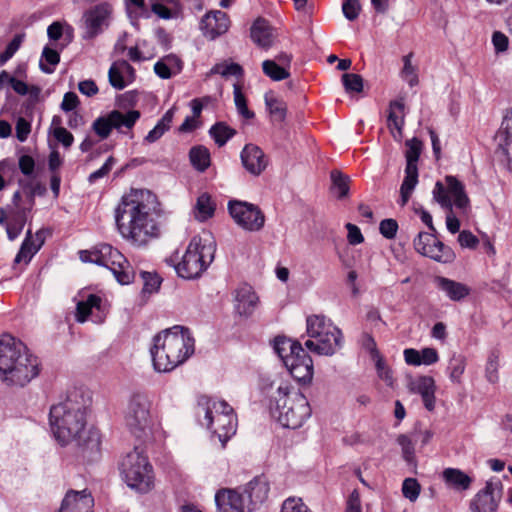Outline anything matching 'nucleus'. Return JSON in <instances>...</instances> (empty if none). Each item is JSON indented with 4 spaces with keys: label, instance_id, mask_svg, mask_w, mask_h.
I'll list each match as a JSON object with an SVG mask.
<instances>
[{
    "label": "nucleus",
    "instance_id": "1",
    "mask_svg": "<svg viewBox=\"0 0 512 512\" xmlns=\"http://www.w3.org/2000/svg\"><path fill=\"white\" fill-rule=\"evenodd\" d=\"M156 195L147 189H130L114 210L120 235L134 245L141 246L158 235L155 218Z\"/></svg>",
    "mask_w": 512,
    "mask_h": 512
},
{
    "label": "nucleus",
    "instance_id": "2",
    "mask_svg": "<svg viewBox=\"0 0 512 512\" xmlns=\"http://www.w3.org/2000/svg\"><path fill=\"white\" fill-rule=\"evenodd\" d=\"M260 386L270 393V413L282 427L297 429L311 416L307 398L280 376H262Z\"/></svg>",
    "mask_w": 512,
    "mask_h": 512
},
{
    "label": "nucleus",
    "instance_id": "3",
    "mask_svg": "<svg viewBox=\"0 0 512 512\" xmlns=\"http://www.w3.org/2000/svg\"><path fill=\"white\" fill-rule=\"evenodd\" d=\"M51 431L55 439L62 446L72 441L78 445H87L91 448H98L100 441L97 431H89L86 434V407L72 395L61 403L53 405L49 413Z\"/></svg>",
    "mask_w": 512,
    "mask_h": 512
},
{
    "label": "nucleus",
    "instance_id": "4",
    "mask_svg": "<svg viewBox=\"0 0 512 512\" xmlns=\"http://www.w3.org/2000/svg\"><path fill=\"white\" fill-rule=\"evenodd\" d=\"M39 374V361L27 346L9 334L0 337V378L7 386L23 387Z\"/></svg>",
    "mask_w": 512,
    "mask_h": 512
},
{
    "label": "nucleus",
    "instance_id": "5",
    "mask_svg": "<svg viewBox=\"0 0 512 512\" xmlns=\"http://www.w3.org/2000/svg\"><path fill=\"white\" fill-rule=\"evenodd\" d=\"M194 353V339L189 330L174 326L153 338L150 355L157 372H170Z\"/></svg>",
    "mask_w": 512,
    "mask_h": 512
},
{
    "label": "nucleus",
    "instance_id": "6",
    "mask_svg": "<svg viewBox=\"0 0 512 512\" xmlns=\"http://www.w3.org/2000/svg\"><path fill=\"white\" fill-rule=\"evenodd\" d=\"M215 251L216 245L210 233L194 236L175 266L177 274L184 279L200 277L213 262Z\"/></svg>",
    "mask_w": 512,
    "mask_h": 512
},
{
    "label": "nucleus",
    "instance_id": "7",
    "mask_svg": "<svg viewBox=\"0 0 512 512\" xmlns=\"http://www.w3.org/2000/svg\"><path fill=\"white\" fill-rule=\"evenodd\" d=\"M305 347L313 353L323 356L334 355L343 346L341 330L325 316L312 315L307 318Z\"/></svg>",
    "mask_w": 512,
    "mask_h": 512
},
{
    "label": "nucleus",
    "instance_id": "8",
    "mask_svg": "<svg viewBox=\"0 0 512 512\" xmlns=\"http://www.w3.org/2000/svg\"><path fill=\"white\" fill-rule=\"evenodd\" d=\"M124 421L130 433L142 442L154 437L156 423L152 414V402L143 392L133 393L124 412Z\"/></svg>",
    "mask_w": 512,
    "mask_h": 512
},
{
    "label": "nucleus",
    "instance_id": "9",
    "mask_svg": "<svg viewBox=\"0 0 512 512\" xmlns=\"http://www.w3.org/2000/svg\"><path fill=\"white\" fill-rule=\"evenodd\" d=\"M432 195L433 200L446 210L447 230L452 234L459 232L460 221L454 214L453 207L465 211L470 203L463 183L454 176H446L445 184L440 181L435 183Z\"/></svg>",
    "mask_w": 512,
    "mask_h": 512
},
{
    "label": "nucleus",
    "instance_id": "10",
    "mask_svg": "<svg viewBox=\"0 0 512 512\" xmlns=\"http://www.w3.org/2000/svg\"><path fill=\"white\" fill-rule=\"evenodd\" d=\"M119 469L123 480L131 489L147 493L153 488V467L141 447L135 446L126 453L119 464Z\"/></svg>",
    "mask_w": 512,
    "mask_h": 512
},
{
    "label": "nucleus",
    "instance_id": "11",
    "mask_svg": "<svg viewBox=\"0 0 512 512\" xmlns=\"http://www.w3.org/2000/svg\"><path fill=\"white\" fill-rule=\"evenodd\" d=\"M83 262L95 263L108 268L122 285L130 284L134 279V271L124 255L109 244H101L93 251H81Z\"/></svg>",
    "mask_w": 512,
    "mask_h": 512
},
{
    "label": "nucleus",
    "instance_id": "12",
    "mask_svg": "<svg viewBox=\"0 0 512 512\" xmlns=\"http://www.w3.org/2000/svg\"><path fill=\"white\" fill-rule=\"evenodd\" d=\"M228 211L235 223L248 232H258L265 225V215L252 203L232 200L228 203Z\"/></svg>",
    "mask_w": 512,
    "mask_h": 512
},
{
    "label": "nucleus",
    "instance_id": "13",
    "mask_svg": "<svg viewBox=\"0 0 512 512\" xmlns=\"http://www.w3.org/2000/svg\"><path fill=\"white\" fill-rule=\"evenodd\" d=\"M502 495V482L499 479H490L471 500V512H497Z\"/></svg>",
    "mask_w": 512,
    "mask_h": 512
},
{
    "label": "nucleus",
    "instance_id": "14",
    "mask_svg": "<svg viewBox=\"0 0 512 512\" xmlns=\"http://www.w3.org/2000/svg\"><path fill=\"white\" fill-rule=\"evenodd\" d=\"M414 247L421 255L437 262L448 263L454 258L451 249L439 241L432 233L420 232L414 239Z\"/></svg>",
    "mask_w": 512,
    "mask_h": 512
},
{
    "label": "nucleus",
    "instance_id": "15",
    "mask_svg": "<svg viewBox=\"0 0 512 512\" xmlns=\"http://www.w3.org/2000/svg\"><path fill=\"white\" fill-rule=\"evenodd\" d=\"M112 7L108 3H100L88 9L84 15L85 40H90L101 34L109 26Z\"/></svg>",
    "mask_w": 512,
    "mask_h": 512
},
{
    "label": "nucleus",
    "instance_id": "16",
    "mask_svg": "<svg viewBox=\"0 0 512 512\" xmlns=\"http://www.w3.org/2000/svg\"><path fill=\"white\" fill-rule=\"evenodd\" d=\"M106 314L107 308L102 298L95 294H89L77 303L75 318L80 323L87 320H91L93 323H102Z\"/></svg>",
    "mask_w": 512,
    "mask_h": 512
},
{
    "label": "nucleus",
    "instance_id": "17",
    "mask_svg": "<svg viewBox=\"0 0 512 512\" xmlns=\"http://www.w3.org/2000/svg\"><path fill=\"white\" fill-rule=\"evenodd\" d=\"M230 27L228 15L220 10L207 12L201 19L199 29L208 40H215L225 34Z\"/></svg>",
    "mask_w": 512,
    "mask_h": 512
},
{
    "label": "nucleus",
    "instance_id": "18",
    "mask_svg": "<svg viewBox=\"0 0 512 512\" xmlns=\"http://www.w3.org/2000/svg\"><path fill=\"white\" fill-rule=\"evenodd\" d=\"M289 374L298 382L308 383L313 377V361L302 347V352L296 351L285 361Z\"/></svg>",
    "mask_w": 512,
    "mask_h": 512
},
{
    "label": "nucleus",
    "instance_id": "19",
    "mask_svg": "<svg viewBox=\"0 0 512 512\" xmlns=\"http://www.w3.org/2000/svg\"><path fill=\"white\" fill-rule=\"evenodd\" d=\"M94 498L87 489L68 490L58 512H93Z\"/></svg>",
    "mask_w": 512,
    "mask_h": 512
},
{
    "label": "nucleus",
    "instance_id": "20",
    "mask_svg": "<svg viewBox=\"0 0 512 512\" xmlns=\"http://www.w3.org/2000/svg\"><path fill=\"white\" fill-rule=\"evenodd\" d=\"M217 512H246L248 503L245 495L235 489H222L215 495Z\"/></svg>",
    "mask_w": 512,
    "mask_h": 512
},
{
    "label": "nucleus",
    "instance_id": "21",
    "mask_svg": "<svg viewBox=\"0 0 512 512\" xmlns=\"http://www.w3.org/2000/svg\"><path fill=\"white\" fill-rule=\"evenodd\" d=\"M496 141L497 155L502 157L501 160L512 172V113L507 114L503 118L500 129L496 135Z\"/></svg>",
    "mask_w": 512,
    "mask_h": 512
},
{
    "label": "nucleus",
    "instance_id": "22",
    "mask_svg": "<svg viewBox=\"0 0 512 512\" xmlns=\"http://www.w3.org/2000/svg\"><path fill=\"white\" fill-rule=\"evenodd\" d=\"M408 389L410 392L419 394L421 396L424 407L428 411H433L435 409L436 385L434 379L431 376L423 375L410 379L408 383Z\"/></svg>",
    "mask_w": 512,
    "mask_h": 512
},
{
    "label": "nucleus",
    "instance_id": "23",
    "mask_svg": "<svg viewBox=\"0 0 512 512\" xmlns=\"http://www.w3.org/2000/svg\"><path fill=\"white\" fill-rule=\"evenodd\" d=\"M110 85L116 90H123L136 78L135 69L126 60L113 62L108 71Z\"/></svg>",
    "mask_w": 512,
    "mask_h": 512
},
{
    "label": "nucleus",
    "instance_id": "24",
    "mask_svg": "<svg viewBox=\"0 0 512 512\" xmlns=\"http://www.w3.org/2000/svg\"><path fill=\"white\" fill-rule=\"evenodd\" d=\"M258 296L248 284L239 286L234 292V308L237 314L249 317L258 304Z\"/></svg>",
    "mask_w": 512,
    "mask_h": 512
},
{
    "label": "nucleus",
    "instance_id": "25",
    "mask_svg": "<svg viewBox=\"0 0 512 512\" xmlns=\"http://www.w3.org/2000/svg\"><path fill=\"white\" fill-rule=\"evenodd\" d=\"M244 168L252 175H260L267 167L268 160L264 152L254 144H247L241 152Z\"/></svg>",
    "mask_w": 512,
    "mask_h": 512
},
{
    "label": "nucleus",
    "instance_id": "26",
    "mask_svg": "<svg viewBox=\"0 0 512 512\" xmlns=\"http://www.w3.org/2000/svg\"><path fill=\"white\" fill-rule=\"evenodd\" d=\"M44 241L45 236L43 230L37 231L36 234L33 236L31 230L29 229L26 233V236L21 244L18 253L15 256L14 263H24L25 265L30 263L33 256L40 250V248L44 244Z\"/></svg>",
    "mask_w": 512,
    "mask_h": 512
},
{
    "label": "nucleus",
    "instance_id": "27",
    "mask_svg": "<svg viewBox=\"0 0 512 512\" xmlns=\"http://www.w3.org/2000/svg\"><path fill=\"white\" fill-rule=\"evenodd\" d=\"M248 503V512L254 509L257 504L263 503L269 493V485L265 478L256 477L251 480L242 492Z\"/></svg>",
    "mask_w": 512,
    "mask_h": 512
},
{
    "label": "nucleus",
    "instance_id": "28",
    "mask_svg": "<svg viewBox=\"0 0 512 512\" xmlns=\"http://www.w3.org/2000/svg\"><path fill=\"white\" fill-rule=\"evenodd\" d=\"M224 444L236 432L237 420L234 410L226 414L218 415L210 426H206Z\"/></svg>",
    "mask_w": 512,
    "mask_h": 512
},
{
    "label": "nucleus",
    "instance_id": "29",
    "mask_svg": "<svg viewBox=\"0 0 512 512\" xmlns=\"http://www.w3.org/2000/svg\"><path fill=\"white\" fill-rule=\"evenodd\" d=\"M404 360L410 366H430L439 361V354L435 348L425 347L421 350L406 348L403 351Z\"/></svg>",
    "mask_w": 512,
    "mask_h": 512
},
{
    "label": "nucleus",
    "instance_id": "30",
    "mask_svg": "<svg viewBox=\"0 0 512 512\" xmlns=\"http://www.w3.org/2000/svg\"><path fill=\"white\" fill-rule=\"evenodd\" d=\"M199 406L204 412V421L202 422L204 426H210L213 420L218 418V415L226 414L233 410L226 401L216 398L203 397L199 401Z\"/></svg>",
    "mask_w": 512,
    "mask_h": 512
},
{
    "label": "nucleus",
    "instance_id": "31",
    "mask_svg": "<svg viewBox=\"0 0 512 512\" xmlns=\"http://www.w3.org/2000/svg\"><path fill=\"white\" fill-rule=\"evenodd\" d=\"M387 126L394 139L400 140L404 126V102L394 100L389 104Z\"/></svg>",
    "mask_w": 512,
    "mask_h": 512
},
{
    "label": "nucleus",
    "instance_id": "32",
    "mask_svg": "<svg viewBox=\"0 0 512 512\" xmlns=\"http://www.w3.org/2000/svg\"><path fill=\"white\" fill-rule=\"evenodd\" d=\"M442 478L448 488L458 492L468 490L473 482L472 477L458 468H445Z\"/></svg>",
    "mask_w": 512,
    "mask_h": 512
},
{
    "label": "nucleus",
    "instance_id": "33",
    "mask_svg": "<svg viewBox=\"0 0 512 512\" xmlns=\"http://www.w3.org/2000/svg\"><path fill=\"white\" fill-rule=\"evenodd\" d=\"M113 129L119 133L126 134L131 131L136 122L140 118V112L137 110H129L125 113L119 110H113L109 113Z\"/></svg>",
    "mask_w": 512,
    "mask_h": 512
},
{
    "label": "nucleus",
    "instance_id": "34",
    "mask_svg": "<svg viewBox=\"0 0 512 512\" xmlns=\"http://www.w3.org/2000/svg\"><path fill=\"white\" fill-rule=\"evenodd\" d=\"M251 38L258 46L269 48L274 39L273 28L264 19H257L251 27Z\"/></svg>",
    "mask_w": 512,
    "mask_h": 512
},
{
    "label": "nucleus",
    "instance_id": "35",
    "mask_svg": "<svg viewBox=\"0 0 512 512\" xmlns=\"http://www.w3.org/2000/svg\"><path fill=\"white\" fill-rule=\"evenodd\" d=\"M176 110L177 107L173 105L164 113L154 128L144 137L145 143L152 144L157 142L167 131L170 130Z\"/></svg>",
    "mask_w": 512,
    "mask_h": 512
},
{
    "label": "nucleus",
    "instance_id": "36",
    "mask_svg": "<svg viewBox=\"0 0 512 512\" xmlns=\"http://www.w3.org/2000/svg\"><path fill=\"white\" fill-rule=\"evenodd\" d=\"M435 283L453 301H459L469 294V289L466 285L445 277H436Z\"/></svg>",
    "mask_w": 512,
    "mask_h": 512
},
{
    "label": "nucleus",
    "instance_id": "37",
    "mask_svg": "<svg viewBox=\"0 0 512 512\" xmlns=\"http://www.w3.org/2000/svg\"><path fill=\"white\" fill-rule=\"evenodd\" d=\"M302 345L296 340H292L285 336H277L273 342V348L278 357L282 360L283 364L285 361L296 351L302 352Z\"/></svg>",
    "mask_w": 512,
    "mask_h": 512
},
{
    "label": "nucleus",
    "instance_id": "38",
    "mask_svg": "<svg viewBox=\"0 0 512 512\" xmlns=\"http://www.w3.org/2000/svg\"><path fill=\"white\" fill-rule=\"evenodd\" d=\"M418 183V167H406L405 177L400 187V200L398 203L400 206H405L410 199L412 192L414 191Z\"/></svg>",
    "mask_w": 512,
    "mask_h": 512
},
{
    "label": "nucleus",
    "instance_id": "39",
    "mask_svg": "<svg viewBox=\"0 0 512 512\" xmlns=\"http://www.w3.org/2000/svg\"><path fill=\"white\" fill-rule=\"evenodd\" d=\"M192 166L199 172L206 171L211 165V155L208 148L203 145L193 146L189 151Z\"/></svg>",
    "mask_w": 512,
    "mask_h": 512
},
{
    "label": "nucleus",
    "instance_id": "40",
    "mask_svg": "<svg viewBox=\"0 0 512 512\" xmlns=\"http://www.w3.org/2000/svg\"><path fill=\"white\" fill-rule=\"evenodd\" d=\"M180 70V61L175 56H167L154 65V72L162 79H169Z\"/></svg>",
    "mask_w": 512,
    "mask_h": 512
},
{
    "label": "nucleus",
    "instance_id": "41",
    "mask_svg": "<svg viewBox=\"0 0 512 512\" xmlns=\"http://www.w3.org/2000/svg\"><path fill=\"white\" fill-rule=\"evenodd\" d=\"M18 167L27 180L19 179L18 183L22 188H31V181L36 179L35 160L30 155H21L18 159Z\"/></svg>",
    "mask_w": 512,
    "mask_h": 512
},
{
    "label": "nucleus",
    "instance_id": "42",
    "mask_svg": "<svg viewBox=\"0 0 512 512\" xmlns=\"http://www.w3.org/2000/svg\"><path fill=\"white\" fill-rule=\"evenodd\" d=\"M466 369V359L461 354L454 353L448 362L446 372L451 382L460 384L462 382V375Z\"/></svg>",
    "mask_w": 512,
    "mask_h": 512
},
{
    "label": "nucleus",
    "instance_id": "43",
    "mask_svg": "<svg viewBox=\"0 0 512 512\" xmlns=\"http://www.w3.org/2000/svg\"><path fill=\"white\" fill-rule=\"evenodd\" d=\"M265 104L273 120L281 122L285 119L287 106L283 100L273 93H266Z\"/></svg>",
    "mask_w": 512,
    "mask_h": 512
},
{
    "label": "nucleus",
    "instance_id": "44",
    "mask_svg": "<svg viewBox=\"0 0 512 512\" xmlns=\"http://www.w3.org/2000/svg\"><path fill=\"white\" fill-rule=\"evenodd\" d=\"M235 133L234 129L223 122H218L209 129V135L219 147L224 146Z\"/></svg>",
    "mask_w": 512,
    "mask_h": 512
},
{
    "label": "nucleus",
    "instance_id": "45",
    "mask_svg": "<svg viewBox=\"0 0 512 512\" xmlns=\"http://www.w3.org/2000/svg\"><path fill=\"white\" fill-rule=\"evenodd\" d=\"M194 213L196 219L199 221H205L212 217L214 204L207 193H203L197 198Z\"/></svg>",
    "mask_w": 512,
    "mask_h": 512
},
{
    "label": "nucleus",
    "instance_id": "46",
    "mask_svg": "<svg viewBox=\"0 0 512 512\" xmlns=\"http://www.w3.org/2000/svg\"><path fill=\"white\" fill-rule=\"evenodd\" d=\"M415 439L412 435L401 434L397 438V443L402 450V457L408 465H415Z\"/></svg>",
    "mask_w": 512,
    "mask_h": 512
},
{
    "label": "nucleus",
    "instance_id": "47",
    "mask_svg": "<svg viewBox=\"0 0 512 512\" xmlns=\"http://www.w3.org/2000/svg\"><path fill=\"white\" fill-rule=\"evenodd\" d=\"M59 61V53L56 50L46 46L43 49L42 56L40 59V69L44 73L51 74L54 72L55 66L59 63Z\"/></svg>",
    "mask_w": 512,
    "mask_h": 512
},
{
    "label": "nucleus",
    "instance_id": "48",
    "mask_svg": "<svg viewBox=\"0 0 512 512\" xmlns=\"http://www.w3.org/2000/svg\"><path fill=\"white\" fill-rule=\"evenodd\" d=\"M406 167H417V163L422 151V142L417 138L407 140L406 143Z\"/></svg>",
    "mask_w": 512,
    "mask_h": 512
},
{
    "label": "nucleus",
    "instance_id": "49",
    "mask_svg": "<svg viewBox=\"0 0 512 512\" xmlns=\"http://www.w3.org/2000/svg\"><path fill=\"white\" fill-rule=\"evenodd\" d=\"M262 69L264 74L274 81L284 80L290 75L286 67L280 66L274 60L263 61Z\"/></svg>",
    "mask_w": 512,
    "mask_h": 512
},
{
    "label": "nucleus",
    "instance_id": "50",
    "mask_svg": "<svg viewBox=\"0 0 512 512\" xmlns=\"http://www.w3.org/2000/svg\"><path fill=\"white\" fill-rule=\"evenodd\" d=\"M209 74H219V75H221L223 77H230V76L242 77L243 69L237 63H233V62L232 63H227V62H224V63L215 64L211 68Z\"/></svg>",
    "mask_w": 512,
    "mask_h": 512
},
{
    "label": "nucleus",
    "instance_id": "51",
    "mask_svg": "<svg viewBox=\"0 0 512 512\" xmlns=\"http://www.w3.org/2000/svg\"><path fill=\"white\" fill-rule=\"evenodd\" d=\"M332 179V190L338 198L347 196L349 192V178L343 175L339 171H333L331 173Z\"/></svg>",
    "mask_w": 512,
    "mask_h": 512
},
{
    "label": "nucleus",
    "instance_id": "52",
    "mask_svg": "<svg viewBox=\"0 0 512 512\" xmlns=\"http://www.w3.org/2000/svg\"><path fill=\"white\" fill-rule=\"evenodd\" d=\"M233 94H234V102L235 106L240 115H242L246 119H251L254 117V113L251 112L247 107V102L244 94L242 93L241 86L237 83L233 85Z\"/></svg>",
    "mask_w": 512,
    "mask_h": 512
},
{
    "label": "nucleus",
    "instance_id": "53",
    "mask_svg": "<svg viewBox=\"0 0 512 512\" xmlns=\"http://www.w3.org/2000/svg\"><path fill=\"white\" fill-rule=\"evenodd\" d=\"M412 53L403 57V69L401 71L402 78L411 86L418 84V76L415 67L412 65Z\"/></svg>",
    "mask_w": 512,
    "mask_h": 512
},
{
    "label": "nucleus",
    "instance_id": "54",
    "mask_svg": "<svg viewBox=\"0 0 512 512\" xmlns=\"http://www.w3.org/2000/svg\"><path fill=\"white\" fill-rule=\"evenodd\" d=\"M24 36L21 34H17L13 37V39L8 43L5 50L0 53V66H3L6 62H8L15 53L19 50Z\"/></svg>",
    "mask_w": 512,
    "mask_h": 512
},
{
    "label": "nucleus",
    "instance_id": "55",
    "mask_svg": "<svg viewBox=\"0 0 512 512\" xmlns=\"http://www.w3.org/2000/svg\"><path fill=\"white\" fill-rule=\"evenodd\" d=\"M92 128L101 139L108 138L113 129L109 113L106 116L98 117L93 122Z\"/></svg>",
    "mask_w": 512,
    "mask_h": 512
},
{
    "label": "nucleus",
    "instance_id": "56",
    "mask_svg": "<svg viewBox=\"0 0 512 512\" xmlns=\"http://www.w3.org/2000/svg\"><path fill=\"white\" fill-rule=\"evenodd\" d=\"M375 362V368L379 379H381L387 386H394V376L390 367H388L383 357L377 359Z\"/></svg>",
    "mask_w": 512,
    "mask_h": 512
},
{
    "label": "nucleus",
    "instance_id": "57",
    "mask_svg": "<svg viewBox=\"0 0 512 512\" xmlns=\"http://www.w3.org/2000/svg\"><path fill=\"white\" fill-rule=\"evenodd\" d=\"M421 486L415 478H406L402 484V493L405 498L414 502L418 499Z\"/></svg>",
    "mask_w": 512,
    "mask_h": 512
},
{
    "label": "nucleus",
    "instance_id": "58",
    "mask_svg": "<svg viewBox=\"0 0 512 512\" xmlns=\"http://www.w3.org/2000/svg\"><path fill=\"white\" fill-rule=\"evenodd\" d=\"M342 82L347 92L359 93L363 89V79L360 75L354 73H345L342 75Z\"/></svg>",
    "mask_w": 512,
    "mask_h": 512
},
{
    "label": "nucleus",
    "instance_id": "59",
    "mask_svg": "<svg viewBox=\"0 0 512 512\" xmlns=\"http://www.w3.org/2000/svg\"><path fill=\"white\" fill-rule=\"evenodd\" d=\"M498 368H499V358L495 352H492L486 363V379L490 383H496L498 381Z\"/></svg>",
    "mask_w": 512,
    "mask_h": 512
},
{
    "label": "nucleus",
    "instance_id": "60",
    "mask_svg": "<svg viewBox=\"0 0 512 512\" xmlns=\"http://www.w3.org/2000/svg\"><path fill=\"white\" fill-rule=\"evenodd\" d=\"M116 160L114 157L110 156L106 159L105 163L96 171L92 172L88 176V182L90 184L96 183L99 179L107 176L115 165Z\"/></svg>",
    "mask_w": 512,
    "mask_h": 512
},
{
    "label": "nucleus",
    "instance_id": "61",
    "mask_svg": "<svg viewBox=\"0 0 512 512\" xmlns=\"http://www.w3.org/2000/svg\"><path fill=\"white\" fill-rule=\"evenodd\" d=\"M281 512H312L309 507L298 498H288L282 505Z\"/></svg>",
    "mask_w": 512,
    "mask_h": 512
},
{
    "label": "nucleus",
    "instance_id": "62",
    "mask_svg": "<svg viewBox=\"0 0 512 512\" xmlns=\"http://www.w3.org/2000/svg\"><path fill=\"white\" fill-rule=\"evenodd\" d=\"M151 10L155 13L159 18L164 20H170L178 17L177 11H172L167 6L162 4L161 2L155 0L151 4Z\"/></svg>",
    "mask_w": 512,
    "mask_h": 512
},
{
    "label": "nucleus",
    "instance_id": "63",
    "mask_svg": "<svg viewBox=\"0 0 512 512\" xmlns=\"http://www.w3.org/2000/svg\"><path fill=\"white\" fill-rule=\"evenodd\" d=\"M361 6L359 0H344L342 11L346 19L355 20L359 16Z\"/></svg>",
    "mask_w": 512,
    "mask_h": 512
},
{
    "label": "nucleus",
    "instance_id": "64",
    "mask_svg": "<svg viewBox=\"0 0 512 512\" xmlns=\"http://www.w3.org/2000/svg\"><path fill=\"white\" fill-rule=\"evenodd\" d=\"M141 276L144 281V292L153 293L158 290L161 284V279L158 275L152 274L150 272H142Z\"/></svg>",
    "mask_w": 512,
    "mask_h": 512
}]
</instances>
